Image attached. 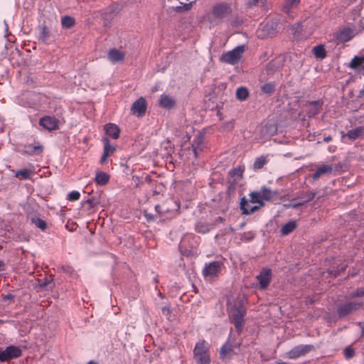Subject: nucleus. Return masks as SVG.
<instances>
[{
  "instance_id": "412c9836",
  "label": "nucleus",
  "mask_w": 364,
  "mask_h": 364,
  "mask_svg": "<svg viewBox=\"0 0 364 364\" xmlns=\"http://www.w3.org/2000/svg\"><path fill=\"white\" fill-rule=\"evenodd\" d=\"M110 176L104 171H97L95 177V182L99 186H105L108 183Z\"/></svg>"
},
{
  "instance_id": "5fc2aeb1",
  "label": "nucleus",
  "mask_w": 364,
  "mask_h": 364,
  "mask_svg": "<svg viewBox=\"0 0 364 364\" xmlns=\"http://www.w3.org/2000/svg\"><path fill=\"white\" fill-rule=\"evenodd\" d=\"M4 262L0 261V271L4 270Z\"/></svg>"
},
{
  "instance_id": "79ce46f5",
  "label": "nucleus",
  "mask_w": 364,
  "mask_h": 364,
  "mask_svg": "<svg viewBox=\"0 0 364 364\" xmlns=\"http://www.w3.org/2000/svg\"><path fill=\"white\" fill-rule=\"evenodd\" d=\"M196 230L200 233H206L209 231L208 227L205 225L198 224L196 227Z\"/></svg>"
},
{
  "instance_id": "a211bd4d",
  "label": "nucleus",
  "mask_w": 364,
  "mask_h": 364,
  "mask_svg": "<svg viewBox=\"0 0 364 364\" xmlns=\"http://www.w3.org/2000/svg\"><path fill=\"white\" fill-rule=\"evenodd\" d=\"M28 219L30 220L31 223L36 228L40 229L41 231H46L48 228L47 223L41 219V218L34 215H28Z\"/></svg>"
},
{
  "instance_id": "cd10ccee",
  "label": "nucleus",
  "mask_w": 364,
  "mask_h": 364,
  "mask_svg": "<svg viewBox=\"0 0 364 364\" xmlns=\"http://www.w3.org/2000/svg\"><path fill=\"white\" fill-rule=\"evenodd\" d=\"M250 203H258L259 205L263 207L264 205V202H262L259 191H252L250 193Z\"/></svg>"
},
{
  "instance_id": "6e6552de",
  "label": "nucleus",
  "mask_w": 364,
  "mask_h": 364,
  "mask_svg": "<svg viewBox=\"0 0 364 364\" xmlns=\"http://www.w3.org/2000/svg\"><path fill=\"white\" fill-rule=\"evenodd\" d=\"M272 271L270 269H263L259 274L257 276V279L259 282V288L264 290L268 287L272 279Z\"/></svg>"
},
{
  "instance_id": "a18cd8bd",
  "label": "nucleus",
  "mask_w": 364,
  "mask_h": 364,
  "mask_svg": "<svg viewBox=\"0 0 364 364\" xmlns=\"http://www.w3.org/2000/svg\"><path fill=\"white\" fill-rule=\"evenodd\" d=\"M346 265H343L341 269L338 271L336 270H331L329 271V274H331L332 277H336L338 275H339L340 272H343L346 269Z\"/></svg>"
},
{
  "instance_id": "58836bf2",
  "label": "nucleus",
  "mask_w": 364,
  "mask_h": 364,
  "mask_svg": "<svg viewBox=\"0 0 364 364\" xmlns=\"http://www.w3.org/2000/svg\"><path fill=\"white\" fill-rule=\"evenodd\" d=\"M104 142V150L107 151L109 154H113L116 151V147L110 144L109 139L107 137H104L102 139Z\"/></svg>"
},
{
  "instance_id": "f03ea898",
  "label": "nucleus",
  "mask_w": 364,
  "mask_h": 364,
  "mask_svg": "<svg viewBox=\"0 0 364 364\" xmlns=\"http://www.w3.org/2000/svg\"><path fill=\"white\" fill-rule=\"evenodd\" d=\"M193 357L197 364H210L208 344L205 341L196 343L193 350Z\"/></svg>"
},
{
  "instance_id": "4468645a",
  "label": "nucleus",
  "mask_w": 364,
  "mask_h": 364,
  "mask_svg": "<svg viewBox=\"0 0 364 364\" xmlns=\"http://www.w3.org/2000/svg\"><path fill=\"white\" fill-rule=\"evenodd\" d=\"M126 53L124 51L117 48H112L107 53L108 60L112 63L123 62L125 58Z\"/></svg>"
},
{
  "instance_id": "0eeeda50",
  "label": "nucleus",
  "mask_w": 364,
  "mask_h": 364,
  "mask_svg": "<svg viewBox=\"0 0 364 364\" xmlns=\"http://www.w3.org/2000/svg\"><path fill=\"white\" fill-rule=\"evenodd\" d=\"M314 349V347L312 345H299L294 347L287 353V357L290 359H296L306 355Z\"/></svg>"
},
{
  "instance_id": "f704fd0d",
  "label": "nucleus",
  "mask_w": 364,
  "mask_h": 364,
  "mask_svg": "<svg viewBox=\"0 0 364 364\" xmlns=\"http://www.w3.org/2000/svg\"><path fill=\"white\" fill-rule=\"evenodd\" d=\"M232 351V346L231 344L227 343L224 344L220 351V356L222 358H227L229 357L230 355V353Z\"/></svg>"
},
{
  "instance_id": "a19ab883",
  "label": "nucleus",
  "mask_w": 364,
  "mask_h": 364,
  "mask_svg": "<svg viewBox=\"0 0 364 364\" xmlns=\"http://www.w3.org/2000/svg\"><path fill=\"white\" fill-rule=\"evenodd\" d=\"M41 36L42 39L46 41L50 37V31L47 26H43L41 30Z\"/></svg>"
},
{
  "instance_id": "680f3d73",
  "label": "nucleus",
  "mask_w": 364,
  "mask_h": 364,
  "mask_svg": "<svg viewBox=\"0 0 364 364\" xmlns=\"http://www.w3.org/2000/svg\"><path fill=\"white\" fill-rule=\"evenodd\" d=\"M302 204H303V203H298V204H297V205H302Z\"/></svg>"
},
{
  "instance_id": "9b49d317",
  "label": "nucleus",
  "mask_w": 364,
  "mask_h": 364,
  "mask_svg": "<svg viewBox=\"0 0 364 364\" xmlns=\"http://www.w3.org/2000/svg\"><path fill=\"white\" fill-rule=\"evenodd\" d=\"M362 304L355 301H350L344 304L337 309V312L340 317H344L351 313L353 311L358 309Z\"/></svg>"
},
{
  "instance_id": "f3484780",
  "label": "nucleus",
  "mask_w": 364,
  "mask_h": 364,
  "mask_svg": "<svg viewBox=\"0 0 364 364\" xmlns=\"http://www.w3.org/2000/svg\"><path fill=\"white\" fill-rule=\"evenodd\" d=\"M262 202L264 200L271 201L277 196V191H273L270 188L262 186L259 191Z\"/></svg>"
},
{
  "instance_id": "72a5a7b5",
  "label": "nucleus",
  "mask_w": 364,
  "mask_h": 364,
  "mask_svg": "<svg viewBox=\"0 0 364 364\" xmlns=\"http://www.w3.org/2000/svg\"><path fill=\"white\" fill-rule=\"evenodd\" d=\"M244 171V168L238 166L235 168L229 171V176L232 178H235L234 180L240 179L242 178V173Z\"/></svg>"
},
{
  "instance_id": "bb28decb",
  "label": "nucleus",
  "mask_w": 364,
  "mask_h": 364,
  "mask_svg": "<svg viewBox=\"0 0 364 364\" xmlns=\"http://www.w3.org/2000/svg\"><path fill=\"white\" fill-rule=\"evenodd\" d=\"M268 159L267 156H260L259 157H257L254 162L253 164V168L255 170H259L263 168L264 165H266L268 163Z\"/></svg>"
},
{
  "instance_id": "4d7b16f0",
  "label": "nucleus",
  "mask_w": 364,
  "mask_h": 364,
  "mask_svg": "<svg viewBox=\"0 0 364 364\" xmlns=\"http://www.w3.org/2000/svg\"><path fill=\"white\" fill-rule=\"evenodd\" d=\"M154 281L156 284H157L159 282V277L156 276L154 279Z\"/></svg>"
},
{
  "instance_id": "f257e3e1",
  "label": "nucleus",
  "mask_w": 364,
  "mask_h": 364,
  "mask_svg": "<svg viewBox=\"0 0 364 364\" xmlns=\"http://www.w3.org/2000/svg\"><path fill=\"white\" fill-rule=\"evenodd\" d=\"M246 314V308L241 303L238 302L230 308V318L234 323L237 331H240L244 325V317Z\"/></svg>"
},
{
  "instance_id": "9d476101",
  "label": "nucleus",
  "mask_w": 364,
  "mask_h": 364,
  "mask_svg": "<svg viewBox=\"0 0 364 364\" xmlns=\"http://www.w3.org/2000/svg\"><path fill=\"white\" fill-rule=\"evenodd\" d=\"M59 121L55 117L45 116L40 119L39 124L48 131L58 129Z\"/></svg>"
},
{
  "instance_id": "2f4dec72",
  "label": "nucleus",
  "mask_w": 364,
  "mask_h": 364,
  "mask_svg": "<svg viewBox=\"0 0 364 364\" xmlns=\"http://www.w3.org/2000/svg\"><path fill=\"white\" fill-rule=\"evenodd\" d=\"M236 96L239 100H245L249 96V92L247 88L241 87L237 89Z\"/></svg>"
},
{
  "instance_id": "603ef678",
  "label": "nucleus",
  "mask_w": 364,
  "mask_h": 364,
  "mask_svg": "<svg viewBox=\"0 0 364 364\" xmlns=\"http://www.w3.org/2000/svg\"><path fill=\"white\" fill-rule=\"evenodd\" d=\"M51 282L49 281V282H44L43 283H40V285L43 287H46L48 285L50 284Z\"/></svg>"
},
{
  "instance_id": "393cba45",
  "label": "nucleus",
  "mask_w": 364,
  "mask_h": 364,
  "mask_svg": "<svg viewBox=\"0 0 364 364\" xmlns=\"http://www.w3.org/2000/svg\"><path fill=\"white\" fill-rule=\"evenodd\" d=\"M300 1L301 0H285L282 9L284 12L289 14L291 9L296 7L299 4Z\"/></svg>"
},
{
  "instance_id": "1a4fd4ad",
  "label": "nucleus",
  "mask_w": 364,
  "mask_h": 364,
  "mask_svg": "<svg viewBox=\"0 0 364 364\" xmlns=\"http://www.w3.org/2000/svg\"><path fill=\"white\" fill-rule=\"evenodd\" d=\"M146 107L147 105L145 99L141 97L132 104L131 112L134 115L141 117L146 113Z\"/></svg>"
},
{
  "instance_id": "c85d7f7f",
  "label": "nucleus",
  "mask_w": 364,
  "mask_h": 364,
  "mask_svg": "<svg viewBox=\"0 0 364 364\" xmlns=\"http://www.w3.org/2000/svg\"><path fill=\"white\" fill-rule=\"evenodd\" d=\"M313 53L318 58L323 59L326 56V52L323 45H318L315 46L313 48Z\"/></svg>"
},
{
  "instance_id": "2eb2a0df",
  "label": "nucleus",
  "mask_w": 364,
  "mask_h": 364,
  "mask_svg": "<svg viewBox=\"0 0 364 364\" xmlns=\"http://www.w3.org/2000/svg\"><path fill=\"white\" fill-rule=\"evenodd\" d=\"M240 206L242 213L245 215H250L257 211L260 208V206H252L250 204V202L245 198V197L241 198Z\"/></svg>"
},
{
  "instance_id": "dca6fc26",
  "label": "nucleus",
  "mask_w": 364,
  "mask_h": 364,
  "mask_svg": "<svg viewBox=\"0 0 364 364\" xmlns=\"http://www.w3.org/2000/svg\"><path fill=\"white\" fill-rule=\"evenodd\" d=\"M323 102L318 100V101H312L309 102L306 104L307 110L306 113L307 115L309 117H312L316 114H318L321 107H322Z\"/></svg>"
},
{
  "instance_id": "c9c22d12",
  "label": "nucleus",
  "mask_w": 364,
  "mask_h": 364,
  "mask_svg": "<svg viewBox=\"0 0 364 364\" xmlns=\"http://www.w3.org/2000/svg\"><path fill=\"white\" fill-rule=\"evenodd\" d=\"M261 90L263 93L270 95L275 91V85L272 82L265 83L261 87Z\"/></svg>"
},
{
  "instance_id": "b1692460",
  "label": "nucleus",
  "mask_w": 364,
  "mask_h": 364,
  "mask_svg": "<svg viewBox=\"0 0 364 364\" xmlns=\"http://www.w3.org/2000/svg\"><path fill=\"white\" fill-rule=\"evenodd\" d=\"M363 133L364 128L363 127H358L354 129L349 130L347 133V136L350 139L353 141L359 138Z\"/></svg>"
},
{
  "instance_id": "09e8293b",
  "label": "nucleus",
  "mask_w": 364,
  "mask_h": 364,
  "mask_svg": "<svg viewBox=\"0 0 364 364\" xmlns=\"http://www.w3.org/2000/svg\"><path fill=\"white\" fill-rule=\"evenodd\" d=\"M33 173H35V171H33V172L28 169H26V168H24V179H27V178H29L31 175Z\"/></svg>"
},
{
  "instance_id": "8fccbe9b",
  "label": "nucleus",
  "mask_w": 364,
  "mask_h": 364,
  "mask_svg": "<svg viewBox=\"0 0 364 364\" xmlns=\"http://www.w3.org/2000/svg\"><path fill=\"white\" fill-rule=\"evenodd\" d=\"M235 185L232 183H230L228 188V193L229 194L232 193L235 191Z\"/></svg>"
},
{
  "instance_id": "f8f14e48",
  "label": "nucleus",
  "mask_w": 364,
  "mask_h": 364,
  "mask_svg": "<svg viewBox=\"0 0 364 364\" xmlns=\"http://www.w3.org/2000/svg\"><path fill=\"white\" fill-rule=\"evenodd\" d=\"M353 38V31L347 27L339 31L335 35V41L337 44L346 43Z\"/></svg>"
},
{
  "instance_id": "13d9d810",
  "label": "nucleus",
  "mask_w": 364,
  "mask_h": 364,
  "mask_svg": "<svg viewBox=\"0 0 364 364\" xmlns=\"http://www.w3.org/2000/svg\"><path fill=\"white\" fill-rule=\"evenodd\" d=\"M18 175H22L23 176V170H19L16 173V176Z\"/></svg>"
},
{
  "instance_id": "aec40b11",
  "label": "nucleus",
  "mask_w": 364,
  "mask_h": 364,
  "mask_svg": "<svg viewBox=\"0 0 364 364\" xmlns=\"http://www.w3.org/2000/svg\"><path fill=\"white\" fill-rule=\"evenodd\" d=\"M332 171L333 167L331 165L320 166L314 173L312 178L314 180H318L323 175L331 173Z\"/></svg>"
},
{
  "instance_id": "ea45409f",
  "label": "nucleus",
  "mask_w": 364,
  "mask_h": 364,
  "mask_svg": "<svg viewBox=\"0 0 364 364\" xmlns=\"http://www.w3.org/2000/svg\"><path fill=\"white\" fill-rule=\"evenodd\" d=\"M80 193L77 191H73L68 193L67 199L70 201H75L79 200Z\"/></svg>"
},
{
  "instance_id": "ddd939ff",
  "label": "nucleus",
  "mask_w": 364,
  "mask_h": 364,
  "mask_svg": "<svg viewBox=\"0 0 364 364\" xmlns=\"http://www.w3.org/2000/svg\"><path fill=\"white\" fill-rule=\"evenodd\" d=\"M43 151V146L38 141H34L33 143H28L24 145V154L28 155L38 156L42 154Z\"/></svg>"
},
{
  "instance_id": "de8ad7c7",
  "label": "nucleus",
  "mask_w": 364,
  "mask_h": 364,
  "mask_svg": "<svg viewBox=\"0 0 364 364\" xmlns=\"http://www.w3.org/2000/svg\"><path fill=\"white\" fill-rule=\"evenodd\" d=\"M162 314L166 316H169L171 314L170 306L166 305L162 307L161 309Z\"/></svg>"
},
{
  "instance_id": "7c9ffc66",
  "label": "nucleus",
  "mask_w": 364,
  "mask_h": 364,
  "mask_svg": "<svg viewBox=\"0 0 364 364\" xmlns=\"http://www.w3.org/2000/svg\"><path fill=\"white\" fill-rule=\"evenodd\" d=\"M203 143V136L198 135L193 140L192 144V149L196 157H198V151L200 149V146Z\"/></svg>"
},
{
  "instance_id": "4be33fe9",
  "label": "nucleus",
  "mask_w": 364,
  "mask_h": 364,
  "mask_svg": "<svg viewBox=\"0 0 364 364\" xmlns=\"http://www.w3.org/2000/svg\"><path fill=\"white\" fill-rule=\"evenodd\" d=\"M176 104L173 98L166 95H162L159 100V105L165 109H171Z\"/></svg>"
},
{
  "instance_id": "e433bc0d",
  "label": "nucleus",
  "mask_w": 364,
  "mask_h": 364,
  "mask_svg": "<svg viewBox=\"0 0 364 364\" xmlns=\"http://www.w3.org/2000/svg\"><path fill=\"white\" fill-rule=\"evenodd\" d=\"M364 63V57L355 56L350 61L349 67L352 69H357Z\"/></svg>"
},
{
  "instance_id": "5701e85b",
  "label": "nucleus",
  "mask_w": 364,
  "mask_h": 364,
  "mask_svg": "<svg viewBox=\"0 0 364 364\" xmlns=\"http://www.w3.org/2000/svg\"><path fill=\"white\" fill-rule=\"evenodd\" d=\"M296 228V223L294 220H291L287 223H285L282 229L281 233L283 235H288L291 232H292Z\"/></svg>"
},
{
  "instance_id": "37998d69",
  "label": "nucleus",
  "mask_w": 364,
  "mask_h": 364,
  "mask_svg": "<svg viewBox=\"0 0 364 364\" xmlns=\"http://www.w3.org/2000/svg\"><path fill=\"white\" fill-rule=\"evenodd\" d=\"M364 296V287L357 289L355 291L352 292L350 294V298L361 297Z\"/></svg>"
},
{
  "instance_id": "052dcab7",
  "label": "nucleus",
  "mask_w": 364,
  "mask_h": 364,
  "mask_svg": "<svg viewBox=\"0 0 364 364\" xmlns=\"http://www.w3.org/2000/svg\"><path fill=\"white\" fill-rule=\"evenodd\" d=\"M87 202H88V203H92V200H90V199H89V200H87Z\"/></svg>"
},
{
  "instance_id": "6ab92c4d",
  "label": "nucleus",
  "mask_w": 364,
  "mask_h": 364,
  "mask_svg": "<svg viewBox=\"0 0 364 364\" xmlns=\"http://www.w3.org/2000/svg\"><path fill=\"white\" fill-rule=\"evenodd\" d=\"M105 129L106 134L112 139H117L119 137L120 129L117 125L109 123L105 125Z\"/></svg>"
},
{
  "instance_id": "6e6d98bb",
  "label": "nucleus",
  "mask_w": 364,
  "mask_h": 364,
  "mask_svg": "<svg viewBox=\"0 0 364 364\" xmlns=\"http://www.w3.org/2000/svg\"><path fill=\"white\" fill-rule=\"evenodd\" d=\"M4 26H5V36L6 35L7 32H8V25L6 23V22L4 21Z\"/></svg>"
},
{
  "instance_id": "c03bdc74",
  "label": "nucleus",
  "mask_w": 364,
  "mask_h": 364,
  "mask_svg": "<svg viewBox=\"0 0 364 364\" xmlns=\"http://www.w3.org/2000/svg\"><path fill=\"white\" fill-rule=\"evenodd\" d=\"M354 354H355L354 350L351 347L348 346L345 348L344 355L346 358H348V359L351 358L352 357L354 356Z\"/></svg>"
},
{
  "instance_id": "a878e982",
  "label": "nucleus",
  "mask_w": 364,
  "mask_h": 364,
  "mask_svg": "<svg viewBox=\"0 0 364 364\" xmlns=\"http://www.w3.org/2000/svg\"><path fill=\"white\" fill-rule=\"evenodd\" d=\"M247 5L250 9L258 6H260L263 11H266L267 9V0H249Z\"/></svg>"
},
{
  "instance_id": "7ed1b4c3",
  "label": "nucleus",
  "mask_w": 364,
  "mask_h": 364,
  "mask_svg": "<svg viewBox=\"0 0 364 364\" xmlns=\"http://www.w3.org/2000/svg\"><path fill=\"white\" fill-rule=\"evenodd\" d=\"M245 50V46L244 45L238 46L232 50L224 53L220 60L223 63L235 65L240 60Z\"/></svg>"
},
{
  "instance_id": "423d86ee",
  "label": "nucleus",
  "mask_w": 364,
  "mask_h": 364,
  "mask_svg": "<svg viewBox=\"0 0 364 364\" xmlns=\"http://www.w3.org/2000/svg\"><path fill=\"white\" fill-rule=\"evenodd\" d=\"M22 351L20 348L9 346L5 349L0 348V362L4 363L16 358L21 355Z\"/></svg>"
},
{
  "instance_id": "39448f33",
  "label": "nucleus",
  "mask_w": 364,
  "mask_h": 364,
  "mask_svg": "<svg viewBox=\"0 0 364 364\" xmlns=\"http://www.w3.org/2000/svg\"><path fill=\"white\" fill-rule=\"evenodd\" d=\"M223 264L218 261L205 264L203 269V275L205 279H213L218 277L221 272Z\"/></svg>"
},
{
  "instance_id": "3c124183",
  "label": "nucleus",
  "mask_w": 364,
  "mask_h": 364,
  "mask_svg": "<svg viewBox=\"0 0 364 364\" xmlns=\"http://www.w3.org/2000/svg\"><path fill=\"white\" fill-rule=\"evenodd\" d=\"M314 197H315V193H313V192L309 193L307 201L313 200Z\"/></svg>"
},
{
  "instance_id": "473e14b6",
  "label": "nucleus",
  "mask_w": 364,
  "mask_h": 364,
  "mask_svg": "<svg viewBox=\"0 0 364 364\" xmlns=\"http://www.w3.org/2000/svg\"><path fill=\"white\" fill-rule=\"evenodd\" d=\"M196 0H187L188 2L181 1L180 3L182 6H177L176 11L182 12V11H187L190 10L191 8L192 7L193 4L196 2Z\"/></svg>"
},
{
  "instance_id": "c756f323",
  "label": "nucleus",
  "mask_w": 364,
  "mask_h": 364,
  "mask_svg": "<svg viewBox=\"0 0 364 364\" xmlns=\"http://www.w3.org/2000/svg\"><path fill=\"white\" fill-rule=\"evenodd\" d=\"M61 23L63 27L66 28H70L74 26L75 21L74 18L70 16H65L61 19Z\"/></svg>"
},
{
  "instance_id": "4c0bfd02",
  "label": "nucleus",
  "mask_w": 364,
  "mask_h": 364,
  "mask_svg": "<svg viewBox=\"0 0 364 364\" xmlns=\"http://www.w3.org/2000/svg\"><path fill=\"white\" fill-rule=\"evenodd\" d=\"M169 203H174L175 205L178 207V205L175 203V202L173 201L172 200H171L170 201H167L164 204L156 205L155 209L160 214H163L164 213L169 212L170 211L169 208L168 207H166V205H168Z\"/></svg>"
},
{
  "instance_id": "864d4df0",
  "label": "nucleus",
  "mask_w": 364,
  "mask_h": 364,
  "mask_svg": "<svg viewBox=\"0 0 364 364\" xmlns=\"http://www.w3.org/2000/svg\"><path fill=\"white\" fill-rule=\"evenodd\" d=\"M331 140H332V138H331V136H328V137L324 138V141H326V142H329V141H331Z\"/></svg>"
},
{
  "instance_id": "49530a36",
  "label": "nucleus",
  "mask_w": 364,
  "mask_h": 364,
  "mask_svg": "<svg viewBox=\"0 0 364 364\" xmlns=\"http://www.w3.org/2000/svg\"><path fill=\"white\" fill-rule=\"evenodd\" d=\"M109 155L110 154H109V152L107 151H105L103 149V154L100 159L101 164H104L106 162L107 159Z\"/></svg>"
},
{
  "instance_id": "bf43d9fd",
  "label": "nucleus",
  "mask_w": 364,
  "mask_h": 364,
  "mask_svg": "<svg viewBox=\"0 0 364 364\" xmlns=\"http://www.w3.org/2000/svg\"><path fill=\"white\" fill-rule=\"evenodd\" d=\"M87 364H97V363L94 361H90Z\"/></svg>"
},
{
  "instance_id": "20e7f679",
  "label": "nucleus",
  "mask_w": 364,
  "mask_h": 364,
  "mask_svg": "<svg viewBox=\"0 0 364 364\" xmlns=\"http://www.w3.org/2000/svg\"><path fill=\"white\" fill-rule=\"evenodd\" d=\"M232 13L230 4L225 2H220L213 6L211 15L217 21H221Z\"/></svg>"
}]
</instances>
